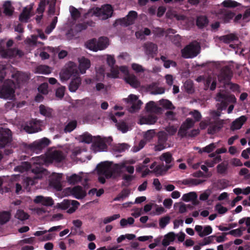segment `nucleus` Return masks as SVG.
<instances>
[{
    "label": "nucleus",
    "instance_id": "nucleus-62",
    "mask_svg": "<svg viewBox=\"0 0 250 250\" xmlns=\"http://www.w3.org/2000/svg\"><path fill=\"white\" fill-rule=\"evenodd\" d=\"M215 209L219 214H223L228 211V208L223 207L220 204H217L215 206Z\"/></svg>",
    "mask_w": 250,
    "mask_h": 250
},
{
    "label": "nucleus",
    "instance_id": "nucleus-15",
    "mask_svg": "<svg viewBox=\"0 0 250 250\" xmlns=\"http://www.w3.org/2000/svg\"><path fill=\"white\" fill-rule=\"evenodd\" d=\"M63 152L60 150H55L51 153L47 157V160L50 162L60 163L65 159Z\"/></svg>",
    "mask_w": 250,
    "mask_h": 250
},
{
    "label": "nucleus",
    "instance_id": "nucleus-59",
    "mask_svg": "<svg viewBox=\"0 0 250 250\" xmlns=\"http://www.w3.org/2000/svg\"><path fill=\"white\" fill-rule=\"evenodd\" d=\"M194 124V122L191 118H188L181 125L183 127L187 129H189L192 127Z\"/></svg>",
    "mask_w": 250,
    "mask_h": 250
},
{
    "label": "nucleus",
    "instance_id": "nucleus-7",
    "mask_svg": "<svg viewBox=\"0 0 250 250\" xmlns=\"http://www.w3.org/2000/svg\"><path fill=\"white\" fill-rule=\"evenodd\" d=\"M50 141L48 139L43 138L30 144L28 146V148L33 152L39 153L41 152L42 149L47 146L50 144Z\"/></svg>",
    "mask_w": 250,
    "mask_h": 250
},
{
    "label": "nucleus",
    "instance_id": "nucleus-34",
    "mask_svg": "<svg viewBox=\"0 0 250 250\" xmlns=\"http://www.w3.org/2000/svg\"><path fill=\"white\" fill-rule=\"evenodd\" d=\"M208 23V20L206 16H200L196 20V25L200 29L207 26Z\"/></svg>",
    "mask_w": 250,
    "mask_h": 250
},
{
    "label": "nucleus",
    "instance_id": "nucleus-41",
    "mask_svg": "<svg viewBox=\"0 0 250 250\" xmlns=\"http://www.w3.org/2000/svg\"><path fill=\"white\" fill-rule=\"evenodd\" d=\"M40 113L47 117H50L52 116V110L48 107H46L43 104H41L39 106Z\"/></svg>",
    "mask_w": 250,
    "mask_h": 250
},
{
    "label": "nucleus",
    "instance_id": "nucleus-28",
    "mask_svg": "<svg viewBox=\"0 0 250 250\" xmlns=\"http://www.w3.org/2000/svg\"><path fill=\"white\" fill-rule=\"evenodd\" d=\"M247 118L245 116H241L232 122L230 128L232 130L239 129L246 122Z\"/></svg>",
    "mask_w": 250,
    "mask_h": 250
},
{
    "label": "nucleus",
    "instance_id": "nucleus-58",
    "mask_svg": "<svg viewBox=\"0 0 250 250\" xmlns=\"http://www.w3.org/2000/svg\"><path fill=\"white\" fill-rule=\"evenodd\" d=\"M58 21V18L54 17L50 25L47 27L45 32L49 34L56 27Z\"/></svg>",
    "mask_w": 250,
    "mask_h": 250
},
{
    "label": "nucleus",
    "instance_id": "nucleus-22",
    "mask_svg": "<svg viewBox=\"0 0 250 250\" xmlns=\"http://www.w3.org/2000/svg\"><path fill=\"white\" fill-rule=\"evenodd\" d=\"M92 147L95 152L101 151L105 150L107 146L104 141L98 136L97 140L93 143Z\"/></svg>",
    "mask_w": 250,
    "mask_h": 250
},
{
    "label": "nucleus",
    "instance_id": "nucleus-44",
    "mask_svg": "<svg viewBox=\"0 0 250 250\" xmlns=\"http://www.w3.org/2000/svg\"><path fill=\"white\" fill-rule=\"evenodd\" d=\"M161 60L164 62V66L166 68H168L172 66L175 67L177 66V63L175 62L167 60V57L164 56H162L160 58Z\"/></svg>",
    "mask_w": 250,
    "mask_h": 250
},
{
    "label": "nucleus",
    "instance_id": "nucleus-5",
    "mask_svg": "<svg viewBox=\"0 0 250 250\" xmlns=\"http://www.w3.org/2000/svg\"><path fill=\"white\" fill-rule=\"evenodd\" d=\"M137 13L135 11H130L127 15L123 18L116 20L114 23L115 26L121 25L123 26H127L134 23L135 20L137 18Z\"/></svg>",
    "mask_w": 250,
    "mask_h": 250
},
{
    "label": "nucleus",
    "instance_id": "nucleus-9",
    "mask_svg": "<svg viewBox=\"0 0 250 250\" xmlns=\"http://www.w3.org/2000/svg\"><path fill=\"white\" fill-rule=\"evenodd\" d=\"M12 141V132L8 128L0 127V148H3Z\"/></svg>",
    "mask_w": 250,
    "mask_h": 250
},
{
    "label": "nucleus",
    "instance_id": "nucleus-57",
    "mask_svg": "<svg viewBox=\"0 0 250 250\" xmlns=\"http://www.w3.org/2000/svg\"><path fill=\"white\" fill-rule=\"evenodd\" d=\"M223 5L225 7L234 8L238 6L239 3L231 0H225L222 2Z\"/></svg>",
    "mask_w": 250,
    "mask_h": 250
},
{
    "label": "nucleus",
    "instance_id": "nucleus-36",
    "mask_svg": "<svg viewBox=\"0 0 250 250\" xmlns=\"http://www.w3.org/2000/svg\"><path fill=\"white\" fill-rule=\"evenodd\" d=\"M234 14L231 12H226L219 16L220 20L224 23H228L233 18Z\"/></svg>",
    "mask_w": 250,
    "mask_h": 250
},
{
    "label": "nucleus",
    "instance_id": "nucleus-18",
    "mask_svg": "<svg viewBox=\"0 0 250 250\" xmlns=\"http://www.w3.org/2000/svg\"><path fill=\"white\" fill-rule=\"evenodd\" d=\"M61 179V174L53 175L49 180V185L53 187L57 190L60 191L62 189Z\"/></svg>",
    "mask_w": 250,
    "mask_h": 250
},
{
    "label": "nucleus",
    "instance_id": "nucleus-47",
    "mask_svg": "<svg viewBox=\"0 0 250 250\" xmlns=\"http://www.w3.org/2000/svg\"><path fill=\"white\" fill-rule=\"evenodd\" d=\"M67 180L70 184L75 185L81 181L82 177L76 174H73L71 176L67 177Z\"/></svg>",
    "mask_w": 250,
    "mask_h": 250
},
{
    "label": "nucleus",
    "instance_id": "nucleus-3",
    "mask_svg": "<svg viewBox=\"0 0 250 250\" xmlns=\"http://www.w3.org/2000/svg\"><path fill=\"white\" fill-rule=\"evenodd\" d=\"M78 75V72L77 65L74 62H69L65 68L62 70L60 73L61 80L62 82L68 80L72 76L75 78Z\"/></svg>",
    "mask_w": 250,
    "mask_h": 250
},
{
    "label": "nucleus",
    "instance_id": "nucleus-11",
    "mask_svg": "<svg viewBox=\"0 0 250 250\" xmlns=\"http://www.w3.org/2000/svg\"><path fill=\"white\" fill-rule=\"evenodd\" d=\"M125 101L131 105L129 109L130 112H135L139 109L143 104L141 100H138V97L133 94H130L127 99H125Z\"/></svg>",
    "mask_w": 250,
    "mask_h": 250
},
{
    "label": "nucleus",
    "instance_id": "nucleus-17",
    "mask_svg": "<svg viewBox=\"0 0 250 250\" xmlns=\"http://www.w3.org/2000/svg\"><path fill=\"white\" fill-rule=\"evenodd\" d=\"M144 47L145 53L152 58H153L157 54L158 50L157 45L153 42H147L145 43L144 45Z\"/></svg>",
    "mask_w": 250,
    "mask_h": 250
},
{
    "label": "nucleus",
    "instance_id": "nucleus-37",
    "mask_svg": "<svg viewBox=\"0 0 250 250\" xmlns=\"http://www.w3.org/2000/svg\"><path fill=\"white\" fill-rule=\"evenodd\" d=\"M229 165L227 162H223L216 167L217 172L218 174L224 175L227 174Z\"/></svg>",
    "mask_w": 250,
    "mask_h": 250
},
{
    "label": "nucleus",
    "instance_id": "nucleus-1",
    "mask_svg": "<svg viewBox=\"0 0 250 250\" xmlns=\"http://www.w3.org/2000/svg\"><path fill=\"white\" fill-rule=\"evenodd\" d=\"M216 100L218 102L216 104L217 110H213L211 112V115L214 118L220 116L221 111L225 109L229 103H235L236 102L234 95L228 94L225 92L218 93Z\"/></svg>",
    "mask_w": 250,
    "mask_h": 250
},
{
    "label": "nucleus",
    "instance_id": "nucleus-56",
    "mask_svg": "<svg viewBox=\"0 0 250 250\" xmlns=\"http://www.w3.org/2000/svg\"><path fill=\"white\" fill-rule=\"evenodd\" d=\"M217 187L220 189H224L229 187V181L225 179L218 180L216 183Z\"/></svg>",
    "mask_w": 250,
    "mask_h": 250
},
{
    "label": "nucleus",
    "instance_id": "nucleus-23",
    "mask_svg": "<svg viewBox=\"0 0 250 250\" xmlns=\"http://www.w3.org/2000/svg\"><path fill=\"white\" fill-rule=\"evenodd\" d=\"M12 78L16 81L18 84L23 83L28 80V76L26 73L19 71L13 74Z\"/></svg>",
    "mask_w": 250,
    "mask_h": 250
},
{
    "label": "nucleus",
    "instance_id": "nucleus-35",
    "mask_svg": "<svg viewBox=\"0 0 250 250\" xmlns=\"http://www.w3.org/2000/svg\"><path fill=\"white\" fill-rule=\"evenodd\" d=\"M127 83H129L132 87L137 88L140 86V82L137 77L134 75H130L125 78Z\"/></svg>",
    "mask_w": 250,
    "mask_h": 250
},
{
    "label": "nucleus",
    "instance_id": "nucleus-64",
    "mask_svg": "<svg viewBox=\"0 0 250 250\" xmlns=\"http://www.w3.org/2000/svg\"><path fill=\"white\" fill-rule=\"evenodd\" d=\"M216 147V145L214 143H211L209 145L206 146L203 148L204 152L208 153L211 152Z\"/></svg>",
    "mask_w": 250,
    "mask_h": 250
},
{
    "label": "nucleus",
    "instance_id": "nucleus-16",
    "mask_svg": "<svg viewBox=\"0 0 250 250\" xmlns=\"http://www.w3.org/2000/svg\"><path fill=\"white\" fill-rule=\"evenodd\" d=\"M232 76V72L227 66L224 67L218 75V80L220 82H229Z\"/></svg>",
    "mask_w": 250,
    "mask_h": 250
},
{
    "label": "nucleus",
    "instance_id": "nucleus-38",
    "mask_svg": "<svg viewBox=\"0 0 250 250\" xmlns=\"http://www.w3.org/2000/svg\"><path fill=\"white\" fill-rule=\"evenodd\" d=\"M108 39L106 37H101L98 41H97V47L98 50H104L106 48L108 45Z\"/></svg>",
    "mask_w": 250,
    "mask_h": 250
},
{
    "label": "nucleus",
    "instance_id": "nucleus-63",
    "mask_svg": "<svg viewBox=\"0 0 250 250\" xmlns=\"http://www.w3.org/2000/svg\"><path fill=\"white\" fill-rule=\"evenodd\" d=\"M161 104L166 109H172L175 108L172 103L168 100H163Z\"/></svg>",
    "mask_w": 250,
    "mask_h": 250
},
{
    "label": "nucleus",
    "instance_id": "nucleus-12",
    "mask_svg": "<svg viewBox=\"0 0 250 250\" xmlns=\"http://www.w3.org/2000/svg\"><path fill=\"white\" fill-rule=\"evenodd\" d=\"M44 169L42 168H41L38 167H36L35 168H33L32 169V171L33 173L35 174V176H34L33 178L31 177H27L25 179V181L26 183L27 186H33L37 182V180L39 179H41L42 177V173L44 171Z\"/></svg>",
    "mask_w": 250,
    "mask_h": 250
},
{
    "label": "nucleus",
    "instance_id": "nucleus-30",
    "mask_svg": "<svg viewBox=\"0 0 250 250\" xmlns=\"http://www.w3.org/2000/svg\"><path fill=\"white\" fill-rule=\"evenodd\" d=\"M81 83V78L77 76L73 78L69 85V90L71 92H75Z\"/></svg>",
    "mask_w": 250,
    "mask_h": 250
},
{
    "label": "nucleus",
    "instance_id": "nucleus-21",
    "mask_svg": "<svg viewBox=\"0 0 250 250\" xmlns=\"http://www.w3.org/2000/svg\"><path fill=\"white\" fill-rule=\"evenodd\" d=\"M71 193L78 199H82L86 195L85 191L80 186H77L72 188L71 189Z\"/></svg>",
    "mask_w": 250,
    "mask_h": 250
},
{
    "label": "nucleus",
    "instance_id": "nucleus-20",
    "mask_svg": "<svg viewBox=\"0 0 250 250\" xmlns=\"http://www.w3.org/2000/svg\"><path fill=\"white\" fill-rule=\"evenodd\" d=\"M23 55V52L17 48L8 49L5 50L2 54L3 58H11L16 56L21 57Z\"/></svg>",
    "mask_w": 250,
    "mask_h": 250
},
{
    "label": "nucleus",
    "instance_id": "nucleus-60",
    "mask_svg": "<svg viewBox=\"0 0 250 250\" xmlns=\"http://www.w3.org/2000/svg\"><path fill=\"white\" fill-rule=\"evenodd\" d=\"M15 218L16 219H28L29 215L26 213L23 210L21 209H18L15 215Z\"/></svg>",
    "mask_w": 250,
    "mask_h": 250
},
{
    "label": "nucleus",
    "instance_id": "nucleus-43",
    "mask_svg": "<svg viewBox=\"0 0 250 250\" xmlns=\"http://www.w3.org/2000/svg\"><path fill=\"white\" fill-rule=\"evenodd\" d=\"M185 91L188 94H192L194 92L193 83L191 80H187L184 84Z\"/></svg>",
    "mask_w": 250,
    "mask_h": 250
},
{
    "label": "nucleus",
    "instance_id": "nucleus-25",
    "mask_svg": "<svg viewBox=\"0 0 250 250\" xmlns=\"http://www.w3.org/2000/svg\"><path fill=\"white\" fill-rule=\"evenodd\" d=\"M157 120L158 118L156 115L150 114L142 117L140 120V124L141 125H153L157 122Z\"/></svg>",
    "mask_w": 250,
    "mask_h": 250
},
{
    "label": "nucleus",
    "instance_id": "nucleus-6",
    "mask_svg": "<svg viewBox=\"0 0 250 250\" xmlns=\"http://www.w3.org/2000/svg\"><path fill=\"white\" fill-rule=\"evenodd\" d=\"M96 169L99 175H104L107 179L111 178L115 173V169L105 162L99 164L97 166Z\"/></svg>",
    "mask_w": 250,
    "mask_h": 250
},
{
    "label": "nucleus",
    "instance_id": "nucleus-33",
    "mask_svg": "<svg viewBox=\"0 0 250 250\" xmlns=\"http://www.w3.org/2000/svg\"><path fill=\"white\" fill-rule=\"evenodd\" d=\"M31 168V165L30 163L28 162H22L20 165L14 168V171L23 173L28 170Z\"/></svg>",
    "mask_w": 250,
    "mask_h": 250
},
{
    "label": "nucleus",
    "instance_id": "nucleus-8",
    "mask_svg": "<svg viewBox=\"0 0 250 250\" xmlns=\"http://www.w3.org/2000/svg\"><path fill=\"white\" fill-rule=\"evenodd\" d=\"M79 205L80 203L77 201L64 199L62 202L58 203L56 206L58 208L63 210L68 209L67 212L72 213L76 210Z\"/></svg>",
    "mask_w": 250,
    "mask_h": 250
},
{
    "label": "nucleus",
    "instance_id": "nucleus-40",
    "mask_svg": "<svg viewBox=\"0 0 250 250\" xmlns=\"http://www.w3.org/2000/svg\"><path fill=\"white\" fill-rule=\"evenodd\" d=\"M85 45L87 48L93 51H97L98 50L97 44V40L95 38L88 41Z\"/></svg>",
    "mask_w": 250,
    "mask_h": 250
},
{
    "label": "nucleus",
    "instance_id": "nucleus-14",
    "mask_svg": "<svg viewBox=\"0 0 250 250\" xmlns=\"http://www.w3.org/2000/svg\"><path fill=\"white\" fill-rule=\"evenodd\" d=\"M39 121L36 119H32L23 125V129L28 133H35L38 131Z\"/></svg>",
    "mask_w": 250,
    "mask_h": 250
},
{
    "label": "nucleus",
    "instance_id": "nucleus-29",
    "mask_svg": "<svg viewBox=\"0 0 250 250\" xmlns=\"http://www.w3.org/2000/svg\"><path fill=\"white\" fill-rule=\"evenodd\" d=\"M172 165H159L156 166L155 168L153 170V172L155 174L156 176L163 175L164 173L170 169Z\"/></svg>",
    "mask_w": 250,
    "mask_h": 250
},
{
    "label": "nucleus",
    "instance_id": "nucleus-54",
    "mask_svg": "<svg viewBox=\"0 0 250 250\" xmlns=\"http://www.w3.org/2000/svg\"><path fill=\"white\" fill-rule=\"evenodd\" d=\"M48 3L49 1H46V0H41L39 2L38 7L37 9V12L40 14H43L46 5Z\"/></svg>",
    "mask_w": 250,
    "mask_h": 250
},
{
    "label": "nucleus",
    "instance_id": "nucleus-50",
    "mask_svg": "<svg viewBox=\"0 0 250 250\" xmlns=\"http://www.w3.org/2000/svg\"><path fill=\"white\" fill-rule=\"evenodd\" d=\"M130 193V189L128 188H124L122 191L114 198L115 201H120L121 199L127 197Z\"/></svg>",
    "mask_w": 250,
    "mask_h": 250
},
{
    "label": "nucleus",
    "instance_id": "nucleus-52",
    "mask_svg": "<svg viewBox=\"0 0 250 250\" xmlns=\"http://www.w3.org/2000/svg\"><path fill=\"white\" fill-rule=\"evenodd\" d=\"M117 129L122 131V133H126L128 130V126L124 121L119 122L117 124H115Z\"/></svg>",
    "mask_w": 250,
    "mask_h": 250
},
{
    "label": "nucleus",
    "instance_id": "nucleus-24",
    "mask_svg": "<svg viewBox=\"0 0 250 250\" xmlns=\"http://www.w3.org/2000/svg\"><path fill=\"white\" fill-rule=\"evenodd\" d=\"M79 68L82 74L85 73L86 70L88 69L91 65L90 61L89 59L83 57L79 59Z\"/></svg>",
    "mask_w": 250,
    "mask_h": 250
},
{
    "label": "nucleus",
    "instance_id": "nucleus-55",
    "mask_svg": "<svg viewBox=\"0 0 250 250\" xmlns=\"http://www.w3.org/2000/svg\"><path fill=\"white\" fill-rule=\"evenodd\" d=\"M119 71L117 66L110 67V73L107 74V76L111 78H117L118 77Z\"/></svg>",
    "mask_w": 250,
    "mask_h": 250
},
{
    "label": "nucleus",
    "instance_id": "nucleus-46",
    "mask_svg": "<svg viewBox=\"0 0 250 250\" xmlns=\"http://www.w3.org/2000/svg\"><path fill=\"white\" fill-rule=\"evenodd\" d=\"M237 40V37L233 34H229L227 35L223 36L220 37V40L224 43H229L230 42Z\"/></svg>",
    "mask_w": 250,
    "mask_h": 250
},
{
    "label": "nucleus",
    "instance_id": "nucleus-27",
    "mask_svg": "<svg viewBox=\"0 0 250 250\" xmlns=\"http://www.w3.org/2000/svg\"><path fill=\"white\" fill-rule=\"evenodd\" d=\"M195 229L201 237L209 235L212 232V230L211 227L209 226L203 227L201 226L197 225L195 226Z\"/></svg>",
    "mask_w": 250,
    "mask_h": 250
},
{
    "label": "nucleus",
    "instance_id": "nucleus-32",
    "mask_svg": "<svg viewBox=\"0 0 250 250\" xmlns=\"http://www.w3.org/2000/svg\"><path fill=\"white\" fill-rule=\"evenodd\" d=\"M204 180L197 179H186L182 181L183 185L188 186V187H192L202 184Z\"/></svg>",
    "mask_w": 250,
    "mask_h": 250
},
{
    "label": "nucleus",
    "instance_id": "nucleus-51",
    "mask_svg": "<svg viewBox=\"0 0 250 250\" xmlns=\"http://www.w3.org/2000/svg\"><path fill=\"white\" fill-rule=\"evenodd\" d=\"M160 160L165 161L166 164L168 165L173 161V159L171 154L169 152H166L163 153L160 157Z\"/></svg>",
    "mask_w": 250,
    "mask_h": 250
},
{
    "label": "nucleus",
    "instance_id": "nucleus-19",
    "mask_svg": "<svg viewBox=\"0 0 250 250\" xmlns=\"http://www.w3.org/2000/svg\"><path fill=\"white\" fill-rule=\"evenodd\" d=\"M34 202L36 204H41L44 206H52L54 204V201L50 197H44L39 195L35 197Z\"/></svg>",
    "mask_w": 250,
    "mask_h": 250
},
{
    "label": "nucleus",
    "instance_id": "nucleus-49",
    "mask_svg": "<svg viewBox=\"0 0 250 250\" xmlns=\"http://www.w3.org/2000/svg\"><path fill=\"white\" fill-rule=\"evenodd\" d=\"M70 14L71 16V18L74 21L77 20L81 15V13L74 6H70Z\"/></svg>",
    "mask_w": 250,
    "mask_h": 250
},
{
    "label": "nucleus",
    "instance_id": "nucleus-10",
    "mask_svg": "<svg viewBox=\"0 0 250 250\" xmlns=\"http://www.w3.org/2000/svg\"><path fill=\"white\" fill-rule=\"evenodd\" d=\"M113 9L110 4H105L102 6L101 8H96L94 13L98 14L103 20H106L110 18L113 14Z\"/></svg>",
    "mask_w": 250,
    "mask_h": 250
},
{
    "label": "nucleus",
    "instance_id": "nucleus-26",
    "mask_svg": "<svg viewBox=\"0 0 250 250\" xmlns=\"http://www.w3.org/2000/svg\"><path fill=\"white\" fill-rule=\"evenodd\" d=\"M224 122L223 120L216 121L213 124H211L208 129V133L214 134L217 131H219L223 126Z\"/></svg>",
    "mask_w": 250,
    "mask_h": 250
},
{
    "label": "nucleus",
    "instance_id": "nucleus-42",
    "mask_svg": "<svg viewBox=\"0 0 250 250\" xmlns=\"http://www.w3.org/2000/svg\"><path fill=\"white\" fill-rule=\"evenodd\" d=\"M36 72L43 74H48L51 73V69L47 65H40L36 67Z\"/></svg>",
    "mask_w": 250,
    "mask_h": 250
},
{
    "label": "nucleus",
    "instance_id": "nucleus-13",
    "mask_svg": "<svg viewBox=\"0 0 250 250\" xmlns=\"http://www.w3.org/2000/svg\"><path fill=\"white\" fill-rule=\"evenodd\" d=\"M158 142L155 148L156 151H161L166 147V142L167 140V135L164 131H159L157 134Z\"/></svg>",
    "mask_w": 250,
    "mask_h": 250
},
{
    "label": "nucleus",
    "instance_id": "nucleus-45",
    "mask_svg": "<svg viewBox=\"0 0 250 250\" xmlns=\"http://www.w3.org/2000/svg\"><path fill=\"white\" fill-rule=\"evenodd\" d=\"M196 198H197V195L196 193L194 191L184 194L182 198V200L185 202L191 201Z\"/></svg>",
    "mask_w": 250,
    "mask_h": 250
},
{
    "label": "nucleus",
    "instance_id": "nucleus-61",
    "mask_svg": "<svg viewBox=\"0 0 250 250\" xmlns=\"http://www.w3.org/2000/svg\"><path fill=\"white\" fill-rule=\"evenodd\" d=\"M82 142L90 144L92 142V136L88 133H84L82 136Z\"/></svg>",
    "mask_w": 250,
    "mask_h": 250
},
{
    "label": "nucleus",
    "instance_id": "nucleus-31",
    "mask_svg": "<svg viewBox=\"0 0 250 250\" xmlns=\"http://www.w3.org/2000/svg\"><path fill=\"white\" fill-rule=\"evenodd\" d=\"M32 9V7L24 8L22 12L19 16V20L21 22H27L28 20L30 17V12Z\"/></svg>",
    "mask_w": 250,
    "mask_h": 250
},
{
    "label": "nucleus",
    "instance_id": "nucleus-4",
    "mask_svg": "<svg viewBox=\"0 0 250 250\" xmlns=\"http://www.w3.org/2000/svg\"><path fill=\"white\" fill-rule=\"evenodd\" d=\"M200 47L196 44L190 43L181 50L182 57L185 59L193 58L197 56L199 53Z\"/></svg>",
    "mask_w": 250,
    "mask_h": 250
},
{
    "label": "nucleus",
    "instance_id": "nucleus-39",
    "mask_svg": "<svg viewBox=\"0 0 250 250\" xmlns=\"http://www.w3.org/2000/svg\"><path fill=\"white\" fill-rule=\"evenodd\" d=\"M175 239V234L173 232H169L164 236L162 241V244L164 246H167L173 242Z\"/></svg>",
    "mask_w": 250,
    "mask_h": 250
},
{
    "label": "nucleus",
    "instance_id": "nucleus-2",
    "mask_svg": "<svg viewBox=\"0 0 250 250\" xmlns=\"http://www.w3.org/2000/svg\"><path fill=\"white\" fill-rule=\"evenodd\" d=\"M2 83V84L0 86V98L4 99L12 98L15 93L16 86L15 82L8 79Z\"/></svg>",
    "mask_w": 250,
    "mask_h": 250
},
{
    "label": "nucleus",
    "instance_id": "nucleus-48",
    "mask_svg": "<svg viewBox=\"0 0 250 250\" xmlns=\"http://www.w3.org/2000/svg\"><path fill=\"white\" fill-rule=\"evenodd\" d=\"M77 125V122L76 120H73L69 122L65 126L64 131L65 132H70L76 128Z\"/></svg>",
    "mask_w": 250,
    "mask_h": 250
},
{
    "label": "nucleus",
    "instance_id": "nucleus-53",
    "mask_svg": "<svg viewBox=\"0 0 250 250\" xmlns=\"http://www.w3.org/2000/svg\"><path fill=\"white\" fill-rule=\"evenodd\" d=\"M4 13L7 16H11L13 14V10L12 9L11 2L9 1H6L3 5Z\"/></svg>",
    "mask_w": 250,
    "mask_h": 250
}]
</instances>
